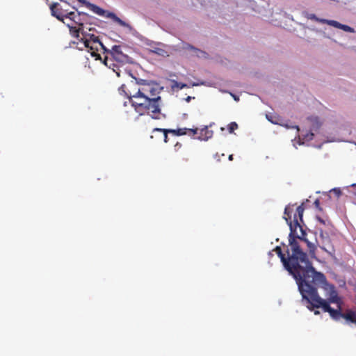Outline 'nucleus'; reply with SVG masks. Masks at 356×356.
Masks as SVG:
<instances>
[{
    "mask_svg": "<svg viewBox=\"0 0 356 356\" xmlns=\"http://www.w3.org/2000/svg\"><path fill=\"white\" fill-rule=\"evenodd\" d=\"M312 270V273L305 274L297 284L307 308L310 311L321 308L333 321L350 327L356 325V309L343 308V301L335 286L329 284L325 276L316 271L313 266Z\"/></svg>",
    "mask_w": 356,
    "mask_h": 356,
    "instance_id": "obj_1",
    "label": "nucleus"
},
{
    "mask_svg": "<svg viewBox=\"0 0 356 356\" xmlns=\"http://www.w3.org/2000/svg\"><path fill=\"white\" fill-rule=\"evenodd\" d=\"M298 238L289 235L290 250L287 248V257L282 251L280 247L277 246L275 252L280 258L284 268L293 276L297 284L307 273H312V264L309 260L307 253L302 251Z\"/></svg>",
    "mask_w": 356,
    "mask_h": 356,
    "instance_id": "obj_2",
    "label": "nucleus"
},
{
    "mask_svg": "<svg viewBox=\"0 0 356 356\" xmlns=\"http://www.w3.org/2000/svg\"><path fill=\"white\" fill-rule=\"evenodd\" d=\"M304 211V203H302L296 208L292 220V213H293V206L288 205L284 209L283 218L289 226L290 236H292L305 242L307 245L309 254L314 255L316 249V245L305 237L306 232L303 229L302 225H301V223L303 222L302 217Z\"/></svg>",
    "mask_w": 356,
    "mask_h": 356,
    "instance_id": "obj_3",
    "label": "nucleus"
},
{
    "mask_svg": "<svg viewBox=\"0 0 356 356\" xmlns=\"http://www.w3.org/2000/svg\"><path fill=\"white\" fill-rule=\"evenodd\" d=\"M123 47L120 45L113 46L111 50L103 51L106 54L104 58V63L109 68H112L117 75L120 76L119 67L131 63V58L123 51Z\"/></svg>",
    "mask_w": 356,
    "mask_h": 356,
    "instance_id": "obj_4",
    "label": "nucleus"
},
{
    "mask_svg": "<svg viewBox=\"0 0 356 356\" xmlns=\"http://www.w3.org/2000/svg\"><path fill=\"white\" fill-rule=\"evenodd\" d=\"M135 111L140 115L145 113L149 114L153 119H160L161 115V105L150 103L145 97L138 94L129 101Z\"/></svg>",
    "mask_w": 356,
    "mask_h": 356,
    "instance_id": "obj_5",
    "label": "nucleus"
},
{
    "mask_svg": "<svg viewBox=\"0 0 356 356\" xmlns=\"http://www.w3.org/2000/svg\"><path fill=\"white\" fill-rule=\"evenodd\" d=\"M94 31V29H89L88 31L84 30L82 32V37L80 38V42L95 60H102L99 51H107V49L100 41L99 36L93 33Z\"/></svg>",
    "mask_w": 356,
    "mask_h": 356,
    "instance_id": "obj_6",
    "label": "nucleus"
},
{
    "mask_svg": "<svg viewBox=\"0 0 356 356\" xmlns=\"http://www.w3.org/2000/svg\"><path fill=\"white\" fill-rule=\"evenodd\" d=\"M140 94L150 101V103L160 104L161 99L159 95L161 90V88L159 84L154 82L143 83L140 85Z\"/></svg>",
    "mask_w": 356,
    "mask_h": 356,
    "instance_id": "obj_7",
    "label": "nucleus"
},
{
    "mask_svg": "<svg viewBox=\"0 0 356 356\" xmlns=\"http://www.w3.org/2000/svg\"><path fill=\"white\" fill-rule=\"evenodd\" d=\"M140 86L137 81H131L127 84H122L119 88V92L121 95H124L130 101L137 95L140 94Z\"/></svg>",
    "mask_w": 356,
    "mask_h": 356,
    "instance_id": "obj_8",
    "label": "nucleus"
},
{
    "mask_svg": "<svg viewBox=\"0 0 356 356\" xmlns=\"http://www.w3.org/2000/svg\"><path fill=\"white\" fill-rule=\"evenodd\" d=\"M51 15L56 17L58 20L65 24V19H67L69 14V11L63 8L58 3H52L49 6Z\"/></svg>",
    "mask_w": 356,
    "mask_h": 356,
    "instance_id": "obj_9",
    "label": "nucleus"
},
{
    "mask_svg": "<svg viewBox=\"0 0 356 356\" xmlns=\"http://www.w3.org/2000/svg\"><path fill=\"white\" fill-rule=\"evenodd\" d=\"M168 131H170V134H173L174 136H184V135H188L189 136L192 138H195V136L197 135L198 129L194 128V129H188V128H179L177 129H168Z\"/></svg>",
    "mask_w": 356,
    "mask_h": 356,
    "instance_id": "obj_10",
    "label": "nucleus"
},
{
    "mask_svg": "<svg viewBox=\"0 0 356 356\" xmlns=\"http://www.w3.org/2000/svg\"><path fill=\"white\" fill-rule=\"evenodd\" d=\"M67 19L71 21V23L74 25L83 27V22L85 19L81 17V13L71 11L69 13Z\"/></svg>",
    "mask_w": 356,
    "mask_h": 356,
    "instance_id": "obj_11",
    "label": "nucleus"
},
{
    "mask_svg": "<svg viewBox=\"0 0 356 356\" xmlns=\"http://www.w3.org/2000/svg\"><path fill=\"white\" fill-rule=\"evenodd\" d=\"M197 134H198V136L197 137L195 136L194 138H197L200 140H208L212 138L213 132L212 130H209L208 127L206 126L200 130L198 129Z\"/></svg>",
    "mask_w": 356,
    "mask_h": 356,
    "instance_id": "obj_12",
    "label": "nucleus"
},
{
    "mask_svg": "<svg viewBox=\"0 0 356 356\" xmlns=\"http://www.w3.org/2000/svg\"><path fill=\"white\" fill-rule=\"evenodd\" d=\"M65 24L68 27L70 35L80 40V34L82 35V32L84 31L83 27L74 26L72 23H65Z\"/></svg>",
    "mask_w": 356,
    "mask_h": 356,
    "instance_id": "obj_13",
    "label": "nucleus"
},
{
    "mask_svg": "<svg viewBox=\"0 0 356 356\" xmlns=\"http://www.w3.org/2000/svg\"><path fill=\"white\" fill-rule=\"evenodd\" d=\"M79 2L86 5L87 8H88L90 10H92L95 14L99 16H104L105 14V10L99 6L92 4L90 2L86 1V0H77Z\"/></svg>",
    "mask_w": 356,
    "mask_h": 356,
    "instance_id": "obj_14",
    "label": "nucleus"
},
{
    "mask_svg": "<svg viewBox=\"0 0 356 356\" xmlns=\"http://www.w3.org/2000/svg\"><path fill=\"white\" fill-rule=\"evenodd\" d=\"M153 134H159V140L163 139V141L167 143L168 142V134H170L168 129H161V128H155L152 131Z\"/></svg>",
    "mask_w": 356,
    "mask_h": 356,
    "instance_id": "obj_15",
    "label": "nucleus"
},
{
    "mask_svg": "<svg viewBox=\"0 0 356 356\" xmlns=\"http://www.w3.org/2000/svg\"><path fill=\"white\" fill-rule=\"evenodd\" d=\"M318 230L319 231L320 237L322 239L323 243H328L330 241L329 234L326 229H324L323 227H318Z\"/></svg>",
    "mask_w": 356,
    "mask_h": 356,
    "instance_id": "obj_16",
    "label": "nucleus"
},
{
    "mask_svg": "<svg viewBox=\"0 0 356 356\" xmlns=\"http://www.w3.org/2000/svg\"><path fill=\"white\" fill-rule=\"evenodd\" d=\"M108 16L110 17L111 18H112L114 20V22L118 23L120 26H123V27H130L129 24L125 22L124 21L122 20L120 18H119L118 16H116L114 13H110Z\"/></svg>",
    "mask_w": 356,
    "mask_h": 356,
    "instance_id": "obj_17",
    "label": "nucleus"
},
{
    "mask_svg": "<svg viewBox=\"0 0 356 356\" xmlns=\"http://www.w3.org/2000/svg\"><path fill=\"white\" fill-rule=\"evenodd\" d=\"M108 16L110 17L111 18H112L114 20V22L118 23L120 26H123V27H130L129 24L125 22L124 21L122 20L120 18H119L118 16H116L114 13H110Z\"/></svg>",
    "mask_w": 356,
    "mask_h": 356,
    "instance_id": "obj_18",
    "label": "nucleus"
},
{
    "mask_svg": "<svg viewBox=\"0 0 356 356\" xmlns=\"http://www.w3.org/2000/svg\"><path fill=\"white\" fill-rule=\"evenodd\" d=\"M321 21L323 23H326L329 25H331V26L338 28V29H340V26L341 24V23L338 22L337 21H334V20L323 19Z\"/></svg>",
    "mask_w": 356,
    "mask_h": 356,
    "instance_id": "obj_19",
    "label": "nucleus"
},
{
    "mask_svg": "<svg viewBox=\"0 0 356 356\" xmlns=\"http://www.w3.org/2000/svg\"><path fill=\"white\" fill-rule=\"evenodd\" d=\"M316 219L321 225H323L324 226L325 229H327V230L330 229L331 224L329 221L326 222L325 220H324L323 219H322L320 217H316Z\"/></svg>",
    "mask_w": 356,
    "mask_h": 356,
    "instance_id": "obj_20",
    "label": "nucleus"
},
{
    "mask_svg": "<svg viewBox=\"0 0 356 356\" xmlns=\"http://www.w3.org/2000/svg\"><path fill=\"white\" fill-rule=\"evenodd\" d=\"M238 129V124L235 122H232L228 124V130L229 133H233L234 130Z\"/></svg>",
    "mask_w": 356,
    "mask_h": 356,
    "instance_id": "obj_21",
    "label": "nucleus"
},
{
    "mask_svg": "<svg viewBox=\"0 0 356 356\" xmlns=\"http://www.w3.org/2000/svg\"><path fill=\"white\" fill-rule=\"evenodd\" d=\"M340 29H342L346 32H350V33L354 32V29L352 27H350L348 25L342 24H341Z\"/></svg>",
    "mask_w": 356,
    "mask_h": 356,
    "instance_id": "obj_22",
    "label": "nucleus"
},
{
    "mask_svg": "<svg viewBox=\"0 0 356 356\" xmlns=\"http://www.w3.org/2000/svg\"><path fill=\"white\" fill-rule=\"evenodd\" d=\"M186 86H187L186 84L182 83H179L177 81H175L174 85L172 86L173 88L177 87L179 89H183L184 88H186Z\"/></svg>",
    "mask_w": 356,
    "mask_h": 356,
    "instance_id": "obj_23",
    "label": "nucleus"
},
{
    "mask_svg": "<svg viewBox=\"0 0 356 356\" xmlns=\"http://www.w3.org/2000/svg\"><path fill=\"white\" fill-rule=\"evenodd\" d=\"M314 204L315 206V207L320 211H323V209L322 207H321L320 205V200L318 199H316L314 202Z\"/></svg>",
    "mask_w": 356,
    "mask_h": 356,
    "instance_id": "obj_24",
    "label": "nucleus"
},
{
    "mask_svg": "<svg viewBox=\"0 0 356 356\" xmlns=\"http://www.w3.org/2000/svg\"><path fill=\"white\" fill-rule=\"evenodd\" d=\"M182 147V145L177 142L175 145H174V149L175 152H178Z\"/></svg>",
    "mask_w": 356,
    "mask_h": 356,
    "instance_id": "obj_25",
    "label": "nucleus"
},
{
    "mask_svg": "<svg viewBox=\"0 0 356 356\" xmlns=\"http://www.w3.org/2000/svg\"><path fill=\"white\" fill-rule=\"evenodd\" d=\"M314 138V134L312 133V132H309L308 133L306 136H305V139L307 140H312Z\"/></svg>",
    "mask_w": 356,
    "mask_h": 356,
    "instance_id": "obj_26",
    "label": "nucleus"
},
{
    "mask_svg": "<svg viewBox=\"0 0 356 356\" xmlns=\"http://www.w3.org/2000/svg\"><path fill=\"white\" fill-rule=\"evenodd\" d=\"M332 191L337 197L340 196L341 194V191L339 188H334Z\"/></svg>",
    "mask_w": 356,
    "mask_h": 356,
    "instance_id": "obj_27",
    "label": "nucleus"
},
{
    "mask_svg": "<svg viewBox=\"0 0 356 356\" xmlns=\"http://www.w3.org/2000/svg\"><path fill=\"white\" fill-rule=\"evenodd\" d=\"M309 18H310V19H314V20H316V21H317V22H322V21H321L322 19H318V18H317V17H316V15H314V14L311 15V16H310V17H309Z\"/></svg>",
    "mask_w": 356,
    "mask_h": 356,
    "instance_id": "obj_28",
    "label": "nucleus"
},
{
    "mask_svg": "<svg viewBox=\"0 0 356 356\" xmlns=\"http://www.w3.org/2000/svg\"><path fill=\"white\" fill-rule=\"evenodd\" d=\"M78 13H81V17H82L83 19H84L85 17H88V15L87 13H83V12H78Z\"/></svg>",
    "mask_w": 356,
    "mask_h": 356,
    "instance_id": "obj_29",
    "label": "nucleus"
},
{
    "mask_svg": "<svg viewBox=\"0 0 356 356\" xmlns=\"http://www.w3.org/2000/svg\"><path fill=\"white\" fill-rule=\"evenodd\" d=\"M156 138V139L159 140V134H153L152 133V135L151 136V138Z\"/></svg>",
    "mask_w": 356,
    "mask_h": 356,
    "instance_id": "obj_30",
    "label": "nucleus"
},
{
    "mask_svg": "<svg viewBox=\"0 0 356 356\" xmlns=\"http://www.w3.org/2000/svg\"><path fill=\"white\" fill-rule=\"evenodd\" d=\"M266 117H267V119H268L269 121H270L271 122H273V123H274V124H277V122L274 121L273 119L270 118V117H269L268 115H266Z\"/></svg>",
    "mask_w": 356,
    "mask_h": 356,
    "instance_id": "obj_31",
    "label": "nucleus"
},
{
    "mask_svg": "<svg viewBox=\"0 0 356 356\" xmlns=\"http://www.w3.org/2000/svg\"><path fill=\"white\" fill-rule=\"evenodd\" d=\"M191 99H192V97H190V96H188V97H187L185 99V100H186L187 102H189L191 101Z\"/></svg>",
    "mask_w": 356,
    "mask_h": 356,
    "instance_id": "obj_32",
    "label": "nucleus"
},
{
    "mask_svg": "<svg viewBox=\"0 0 356 356\" xmlns=\"http://www.w3.org/2000/svg\"><path fill=\"white\" fill-rule=\"evenodd\" d=\"M228 159H229V161H233V159H234L233 154H230V155L229 156Z\"/></svg>",
    "mask_w": 356,
    "mask_h": 356,
    "instance_id": "obj_33",
    "label": "nucleus"
},
{
    "mask_svg": "<svg viewBox=\"0 0 356 356\" xmlns=\"http://www.w3.org/2000/svg\"><path fill=\"white\" fill-rule=\"evenodd\" d=\"M215 157H216V158H218V159H218V161H220L219 155H218V154H216L215 155Z\"/></svg>",
    "mask_w": 356,
    "mask_h": 356,
    "instance_id": "obj_34",
    "label": "nucleus"
},
{
    "mask_svg": "<svg viewBox=\"0 0 356 356\" xmlns=\"http://www.w3.org/2000/svg\"><path fill=\"white\" fill-rule=\"evenodd\" d=\"M189 48H190V49H195V50L197 49H195V47H193V46H191V45H190V46H189Z\"/></svg>",
    "mask_w": 356,
    "mask_h": 356,
    "instance_id": "obj_35",
    "label": "nucleus"
},
{
    "mask_svg": "<svg viewBox=\"0 0 356 356\" xmlns=\"http://www.w3.org/2000/svg\"><path fill=\"white\" fill-rule=\"evenodd\" d=\"M320 312L318 311H314V314L317 315V314H319Z\"/></svg>",
    "mask_w": 356,
    "mask_h": 356,
    "instance_id": "obj_36",
    "label": "nucleus"
},
{
    "mask_svg": "<svg viewBox=\"0 0 356 356\" xmlns=\"http://www.w3.org/2000/svg\"><path fill=\"white\" fill-rule=\"evenodd\" d=\"M66 23H71V21H70V20H69V21H68V22H67Z\"/></svg>",
    "mask_w": 356,
    "mask_h": 356,
    "instance_id": "obj_37",
    "label": "nucleus"
},
{
    "mask_svg": "<svg viewBox=\"0 0 356 356\" xmlns=\"http://www.w3.org/2000/svg\"><path fill=\"white\" fill-rule=\"evenodd\" d=\"M60 1H63V2H65L64 0H60Z\"/></svg>",
    "mask_w": 356,
    "mask_h": 356,
    "instance_id": "obj_38",
    "label": "nucleus"
}]
</instances>
